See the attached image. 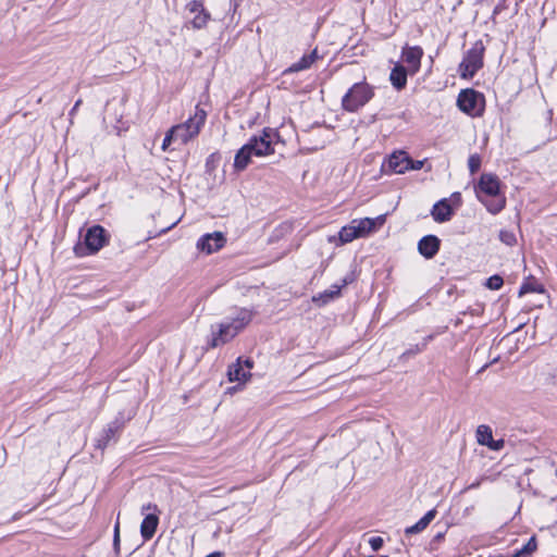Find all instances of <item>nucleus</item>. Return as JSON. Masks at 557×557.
Masks as SVG:
<instances>
[{"instance_id":"nucleus-30","label":"nucleus","mask_w":557,"mask_h":557,"mask_svg":"<svg viewBox=\"0 0 557 557\" xmlns=\"http://www.w3.org/2000/svg\"><path fill=\"white\" fill-rule=\"evenodd\" d=\"M187 10L190 12V13H195V14H198L199 12L203 11L205 8H203V4L201 1H198V0H193L190 1L188 4H187Z\"/></svg>"},{"instance_id":"nucleus-36","label":"nucleus","mask_w":557,"mask_h":557,"mask_svg":"<svg viewBox=\"0 0 557 557\" xmlns=\"http://www.w3.org/2000/svg\"><path fill=\"white\" fill-rule=\"evenodd\" d=\"M505 446V441L504 440H494L492 438V442H490L487 444V447L492 450H495V451H498L500 449H503Z\"/></svg>"},{"instance_id":"nucleus-9","label":"nucleus","mask_w":557,"mask_h":557,"mask_svg":"<svg viewBox=\"0 0 557 557\" xmlns=\"http://www.w3.org/2000/svg\"><path fill=\"white\" fill-rule=\"evenodd\" d=\"M403 60L407 64L409 74L414 75L421 66L423 49L420 46H406L403 49Z\"/></svg>"},{"instance_id":"nucleus-3","label":"nucleus","mask_w":557,"mask_h":557,"mask_svg":"<svg viewBox=\"0 0 557 557\" xmlns=\"http://www.w3.org/2000/svg\"><path fill=\"white\" fill-rule=\"evenodd\" d=\"M252 319L251 311L243 308L236 312V315L230 321L211 326V341L208 343L209 348H216L232 341Z\"/></svg>"},{"instance_id":"nucleus-17","label":"nucleus","mask_w":557,"mask_h":557,"mask_svg":"<svg viewBox=\"0 0 557 557\" xmlns=\"http://www.w3.org/2000/svg\"><path fill=\"white\" fill-rule=\"evenodd\" d=\"M408 74V69L401 64H396L389 74V81L393 87L397 90L404 89L407 85Z\"/></svg>"},{"instance_id":"nucleus-37","label":"nucleus","mask_w":557,"mask_h":557,"mask_svg":"<svg viewBox=\"0 0 557 557\" xmlns=\"http://www.w3.org/2000/svg\"><path fill=\"white\" fill-rule=\"evenodd\" d=\"M529 292H537V289L532 287L530 284H523L521 286V288H520L519 294L523 295V294L529 293Z\"/></svg>"},{"instance_id":"nucleus-23","label":"nucleus","mask_w":557,"mask_h":557,"mask_svg":"<svg viewBox=\"0 0 557 557\" xmlns=\"http://www.w3.org/2000/svg\"><path fill=\"white\" fill-rule=\"evenodd\" d=\"M359 238L354 224L350 222L341 228L338 233L339 244L344 245Z\"/></svg>"},{"instance_id":"nucleus-34","label":"nucleus","mask_w":557,"mask_h":557,"mask_svg":"<svg viewBox=\"0 0 557 557\" xmlns=\"http://www.w3.org/2000/svg\"><path fill=\"white\" fill-rule=\"evenodd\" d=\"M369 544L374 552H377L382 548L384 541L380 536H373L369 540Z\"/></svg>"},{"instance_id":"nucleus-12","label":"nucleus","mask_w":557,"mask_h":557,"mask_svg":"<svg viewBox=\"0 0 557 557\" xmlns=\"http://www.w3.org/2000/svg\"><path fill=\"white\" fill-rule=\"evenodd\" d=\"M122 429V423L119 421H113L108 424V426L102 431L99 437L96 441V447L103 450L108 445L116 440V434Z\"/></svg>"},{"instance_id":"nucleus-19","label":"nucleus","mask_w":557,"mask_h":557,"mask_svg":"<svg viewBox=\"0 0 557 557\" xmlns=\"http://www.w3.org/2000/svg\"><path fill=\"white\" fill-rule=\"evenodd\" d=\"M318 59L317 49L312 50L309 54H305L299 61L293 63L284 71V74L297 73L308 70Z\"/></svg>"},{"instance_id":"nucleus-28","label":"nucleus","mask_w":557,"mask_h":557,"mask_svg":"<svg viewBox=\"0 0 557 557\" xmlns=\"http://www.w3.org/2000/svg\"><path fill=\"white\" fill-rule=\"evenodd\" d=\"M481 166V158L479 154H471L468 159V168L471 174L479 171Z\"/></svg>"},{"instance_id":"nucleus-22","label":"nucleus","mask_w":557,"mask_h":557,"mask_svg":"<svg viewBox=\"0 0 557 557\" xmlns=\"http://www.w3.org/2000/svg\"><path fill=\"white\" fill-rule=\"evenodd\" d=\"M432 338H433V336L429 335V336L423 338V342L421 344H416V345L410 346L406 351H404L401 354L400 359L407 360V359H409V358H411V357L422 352L426 348L429 342Z\"/></svg>"},{"instance_id":"nucleus-15","label":"nucleus","mask_w":557,"mask_h":557,"mask_svg":"<svg viewBox=\"0 0 557 557\" xmlns=\"http://www.w3.org/2000/svg\"><path fill=\"white\" fill-rule=\"evenodd\" d=\"M348 284V280L344 278L341 285L334 284L330 289H326L315 296L312 297V301L318 306H324L329 304L331 300L335 299L341 295V290L344 286Z\"/></svg>"},{"instance_id":"nucleus-20","label":"nucleus","mask_w":557,"mask_h":557,"mask_svg":"<svg viewBox=\"0 0 557 557\" xmlns=\"http://www.w3.org/2000/svg\"><path fill=\"white\" fill-rule=\"evenodd\" d=\"M436 510L431 509L429 510L417 523H414L411 527H408L405 529L406 535H412L418 534L422 532L426 527L431 523V521L435 518Z\"/></svg>"},{"instance_id":"nucleus-18","label":"nucleus","mask_w":557,"mask_h":557,"mask_svg":"<svg viewBox=\"0 0 557 557\" xmlns=\"http://www.w3.org/2000/svg\"><path fill=\"white\" fill-rule=\"evenodd\" d=\"M407 153L405 151H396L392 153L387 160L388 169L397 174L407 172Z\"/></svg>"},{"instance_id":"nucleus-31","label":"nucleus","mask_w":557,"mask_h":557,"mask_svg":"<svg viewBox=\"0 0 557 557\" xmlns=\"http://www.w3.org/2000/svg\"><path fill=\"white\" fill-rule=\"evenodd\" d=\"M173 141H178L176 139V135H174V133H172V128H170L166 134H165V137L163 139V143H162V150H166L169 148V146L171 145V143Z\"/></svg>"},{"instance_id":"nucleus-14","label":"nucleus","mask_w":557,"mask_h":557,"mask_svg":"<svg viewBox=\"0 0 557 557\" xmlns=\"http://www.w3.org/2000/svg\"><path fill=\"white\" fill-rule=\"evenodd\" d=\"M453 208L448 203L447 199H442L437 201L431 210V214L434 221H436L437 223H444L449 221L453 216Z\"/></svg>"},{"instance_id":"nucleus-5","label":"nucleus","mask_w":557,"mask_h":557,"mask_svg":"<svg viewBox=\"0 0 557 557\" xmlns=\"http://www.w3.org/2000/svg\"><path fill=\"white\" fill-rule=\"evenodd\" d=\"M484 52L485 47L483 41L476 40L465 53L463 59L458 66V73L461 78L470 79L483 67Z\"/></svg>"},{"instance_id":"nucleus-42","label":"nucleus","mask_w":557,"mask_h":557,"mask_svg":"<svg viewBox=\"0 0 557 557\" xmlns=\"http://www.w3.org/2000/svg\"><path fill=\"white\" fill-rule=\"evenodd\" d=\"M79 104H81V100H78V101L75 103V106H74L73 110H75L77 107H79Z\"/></svg>"},{"instance_id":"nucleus-25","label":"nucleus","mask_w":557,"mask_h":557,"mask_svg":"<svg viewBox=\"0 0 557 557\" xmlns=\"http://www.w3.org/2000/svg\"><path fill=\"white\" fill-rule=\"evenodd\" d=\"M210 18V14L203 10L195 15V17L191 21L193 27L200 29L205 27Z\"/></svg>"},{"instance_id":"nucleus-44","label":"nucleus","mask_w":557,"mask_h":557,"mask_svg":"<svg viewBox=\"0 0 557 557\" xmlns=\"http://www.w3.org/2000/svg\"><path fill=\"white\" fill-rule=\"evenodd\" d=\"M483 0H476V3H481Z\"/></svg>"},{"instance_id":"nucleus-29","label":"nucleus","mask_w":557,"mask_h":557,"mask_svg":"<svg viewBox=\"0 0 557 557\" xmlns=\"http://www.w3.org/2000/svg\"><path fill=\"white\" fill-rule=\"evenodd\" d=\"M424 160H412L408 154H407V161H406V164H407V171L409 170H421L424 165Z\"/></svg>"},{"instance_id":"nucleus-7","label":"nucleus","mask_w":557,"mask_h":557,"mask_svg":"<svg viewBox=\"0 0 557 557\" xmlns=\"http://www.w3.org/2000/svg\"><path fill=\"white\" fill-rule=\"evenodd\" d=\"M109 240L107 231L101 225L89 227L84 237V246H76L75 253L79 257L98 252Z\"/></svg>"},{"instance_id":"nucleus-33","label":"nucleus","mask_w":557,"mask_h":557,"mask_svg":"<svg viewBox=\"0 0 557 557\" xmlns=\"http://www.w3.org/2000/svg\"><path fill=\"white\" fill-rule=\"evenodd\" d=\"M140 512L141 515H145L146 513H149V512H154V513H159V509H158V506L156 504H152V503H147V504H144L140 508Z\"/></svg>"},{"instance_id":"nucleus-39","label":"nucleus","mask_w":557,"mask_h":557,"mask_svg":"<svg viewBox=\"0 0 557 557\" xmlns=\"http://www.w3.org/2000/svg\"><path fill=\"white\" fill-rule=\"evenodd\" d=\"M511 557H530L522 548L517 549Z\"/></svg>"},{"instance_id":"nucleus-11","label":"nucleus","mask_w":557,"mask_h":557,"mask_svg":"<svg viewBox=\"0 0 557 557\" xmlns=\"http://www.w3.org/2000/svg\"><path fill=\"white\" fill-rule=\"evenodd\" d=\"M441 240L435 235L423 236L418 243V251L426 259L433 258L440 250Z\"/></svg>"},{"instance_id":"nucleus-27","label":"nucleus","mask_w":557,"mask_h":557,"mask_svg":"<svg viewBox=\"0 0 557 557\" xmlns=\"http://www.w3.org/2000/svg\"><path fill=\"white\" fill-rule=\"evenodd\" d=\"M504 280L502 276L495 274L487 278L485 286L492 290L502 288Z\"/></svg>"},{"instance_id":"nucleus-38","label":"nucleus","mask_w":557,"mask_h":557,"mask_svg":"<svg viewBox=\"0 0 557 557\" xmlns=\"http://www.w3.org/2000/svg\"><path fill=\"white\" fill-rule=\"evenodd\" d=\"M483 481V478L480 480L474 481L473 483L469 484L465 491L474 490L478 488L481 485V482Z\"/></svg>"},{"instance_id":"nucleus-10","label":"nucleus","mask_w":557,"mask_h":557,"mask_svg":"<svg viewBox=\"0 0 557 557\" xmlns=\"http://www.w3.org/2000/svg\"><path fill=\"white\" fill-rule=\"evenodd\" d=\"M226 239L221 232H214L211 234H205L197 242V248L207 253H212L221 249Z\"/></svg>"},{"instance_id":"nucleus-26","label":"nucleus","mask_w":557,"mask_h":557,"mask_svg":"<svg viewBox=\"0 0 557 557\" xmlns=\"http://www.w3.org/2000/svg\"><path fill=\"white\" fill-rule=\"evenodd\" d=\"M499 239L507 246H513L516 244V235L511 231L502 230L499 232Z\"/></svg>"},{"instance_id":"nucleus-43","label":"nucleus","mask_w":557,"mask_h":557,"mask_svg":"<svg viewBox=\"0 0 557 557\" xmlns=\"http://www.w3.org/2000/svg\"><path fill=\"white\" fill-rule=\"evenodd\" d=\"M453 196L457 197L458 199L460 198V194L459 193H455Z\"/></svg>"},{"instance_id":"nucleus-4","label":"nucleus","mask_w":557,"mask_h":557,"mask_svg":"<svg viewBox=\"0 0 557 557\" xmlns=\"http://www.w3.org/2000/svg\"><path fill=\"white\" fill-rule=\"evenodd\" d=\"M206 119L207 112L197 106L195 113L189 116L187 121L171 127L172 133L176 135V139L180 144L186 145L188 141L198 136L201 127L205 125Z\"/></svg>"},{"instance_id":"nucleus-13","label":"nucleus","mask_w":557,"mask_h":557,"mask_svg":"<svg viewBox=\"0 0 557 557\" xmlns=\"http://www.w3.org/2000/svg\"><path fill=\"white\" fill-rule=\"evenodd\" d=\"M384 222L382 216H379L376 219L371 218H364V219H355L351 221V223L355 226V230L357 232V235L359 238L364 237L372 233L377 224H382Z\"/></svg>"},{"instance_id":"nucleus-6","label":"nucleus","mask_w":557,"mask_h":557,"mask_svg":"<svg viewBox=\"0 0 557 557\" xmlns=\"http://www.w3.org/2000/svg\"><path fill=\"white\" fill-rule=\"evenodd\" d=\"M374 96L373 88L366 82L354 84L342 99L344 110L356 112L368 103Z\"/></svg>"},{"instance_id":"nucleus-41","label":"nucleus","mask_w":557,"mask_h":557,"mask_svg":"<svg viewBox=\"0 0 557 557\" xmlns=\"http://www.w3.org/2000/svg\"><path fill=\"white\" fill-rule=\"evenodd\" d=\"M206 557H222V554H221V553H219V552H214V553L209 554V555H208V556H206Z\"/></svg>"},{"instance_id":"nucleus-21","label":"nucleus","mask_w":557,"mask_h":557,"mask_svg":"<svg viewBox=\"0 0 557 557\" xmlns=\"http://www.w3.org/2000/svg\"><path fill=\"white\" fill-rule=\"evenodd\" d=\"M227 376L231 382H245L251 376V374L249 371H245L243 369L242 359L238 358L236 363L230 366Z\"/></svg>"},{"instance_id":"nucleus-35","label":"nucleus","mask_w":557,"mask_h":557,"mask_svg":"<svg viewBox=\"0 0 557 557\" xmlns=\"http://www.w3.org/2000/svg\"><path fill=\"white\" fill-rule=\"evenodd\" d=\"M113 546L116 552L120 549V522L119 520L114 525V534H113Z\"/></svg>"},{"instance_id":"nucleus-1","label":"nucleus","mask_w":557,"mask_h":557,"mask_svg":"<svg viewBox=\"0 0 557 557\" xmlns=\"http://www.w3.org/2000/svg\"><path fill=\"white\" fill-rule=\"evenodd\" d=\"M275 132L264 128L259 136H252L235 154L234 168L236 171H244L251 161V157H264L274 152L272 138Z\"/></svg>"},{"instance_id":"nucleus-16","label":"nucleus","mask_w":557,"mask_h":557,"mask_svg":"<svg viewBox=\"0 0 557 557\" xmlns=\"http://www.w3.org/2000/svg\"><path fill=\"white\" fill-rule=\"evenodd\" d=\"M159 524V517L154 512L146 513L140 524V534L145 541L153 537Z\"/></svg>"},{"instance_id":"nucleus-40","label":"nucleus","mask_w":557,"mask_h":557,"mask_svg":"<svg viewBox=\"0 0 557 557\" xmlns=\"http://www.w3.org/2000/svg\"><path fill=\"white\" fill-rule=\"evenodd\" d=\"M244 364H245V367H246L248 370H250V369H252V367H253V361H252L251 359H246V360L244 361Z\"/></svg>"},{"instance_id":"nucleus-2","label":"nucleus","mask_w":557,"mask_h":557,"mask_svg":"<svg viewBox=\"0 0 557 557\" xmlns=\"http://www.w3.org/2000/svg\"><path fill=\"white\" fill-rule=\"evenodd\" d=\"M500 182L491 173H483L475 185V194L481 203L492 214L499 213L506 206V198L500 195Z\"/></svg>"},{"instance_id":"nucleus-32","label":"nucleus","mask_w":557,"mask_h":557,"mask_svg":"<svg viewBox=\"0 0 557 557\" xmlns=\"http://www.w3.org/2000/svg\"><path fill=\"white\" fill-rule=\"evenodd\" d=\"M536 541L535 537L529 539V541L521 547L528 555H532L536 550Z\"/></svg>"},{"instance_id":"nucleus-8","label":"nucleus","mask_w":557,"mask_h":557,"mask_svg":"<svg viewBox=\"0 0 557 557\" xmlns=\"http://www.w3.org/2000/svg\"><path fill=\"white\" fill-rule=\"evenodd\" d=\"M457 106L460 111L470 116H481L484 111V98L473 89H465L458 95Z\"/></svg>"},{"instance_id":"nucleus-24","label":"nucleus","mask_w":557,"mask_h":557,"mask_svg":"<svg viewBox=\"0 0 557 557\" xmlns=\"http://www.w3.org/2000/svg\"><path fill=\"white\" fill-rule=\"evenodd\" d=\"M476 442L480 445L487 446L490 442H492L493 438V432L491 426L486 424H481L476 428L475 432Z\"/></svg>"}]
</instances>
